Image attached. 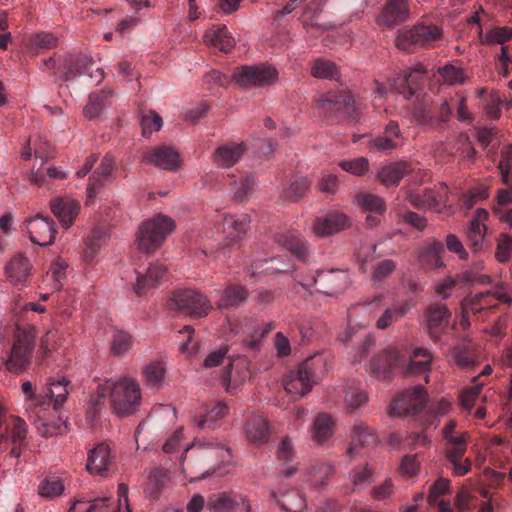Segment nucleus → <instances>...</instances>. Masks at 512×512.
I'll use <instances>...</instances> for the list:
<instances>
[{
  "instance_id": "obj_59",
  "label": "nucleus",
  "mask_w": 512,
  "mask_h": 512,
  "mask_svg": "<svg viewBox=\"0 0 512 512\" xmlns=\"http://www.w3.org/2000/svg\"><path fill=\"white\" fill-rule=\"evenodd\" d=\"M255 268L261 269V273L275 274L286 272L288 270V265L277 258H270L256 262Z\"/></svg>"
},
{
  "instance_id": "obj_64",
  "label": "nucleus",
  "mask_w": 512,
  "mask_h": 512,
  "mask_svg": "<svg viewBox=\"0 0 512 512\" xmlns=\"http://www.w3.org/2000/svg\"><path fill=\"white\" fill-rule=\"evenodd\" d=\"M450 488V481L445 478L437 479L430 488L428 502L430 505L438 503L439 496L446 494Z\"/></svg>"
},
{
  "instance_id": "obj_4",
  "label": "nucleus",
  "mask_w": 512,
  "mask_h": 512,
  "mask_svg": "<svg viewBox=\"0 0 512 512\" xmlns=\"http://www.w3.org/2000/svg\"><path fill=\"white\" fill-rule=\"evenodd\" d=\"M277 80L276 68L264 63L237 67L231 77V81L240 88L266 87Z\"/></svg>"
},
{
  "instance_id": "obj_29",
  "label": "nucleus",
  "mask_w": 512,
  "mask_h": 512,
  "mask_svg": "<svg viewBox=\"0 0 512 512\" xmlns=\"http://www.w3.org/2000/svg\"><path fill=\"white\" fill-rule=\"evenodd\" d=\"M246 150L244 143L223 144L214 152L215 163L222 168H229L242 158Z\"/></svg>"
},
{
  "instance_id": "obj_15",
  "label": "nucleus",
  "mask_w": 512,
  "mask_h": 512,
  "mask_svg": "<svg viewBox=\"0 0 512 512\" xmlns=\"http://www.w3.org/2000/svg\"><path fill=\"white\" fill-rule=\"evenodd\" d=\"M30 241L40 246L51 245L56 236L54 221L48 217L37 215L26 221Z\"/></svg>"
},
{
  "instance_id": "obj_38",
  "label": "nucleus",
  "mask_w": 512,
  "mask_h": 512,
  "mask_svg": "<svg viewBox=\"0 0 512 512\" xmlns=\"http://www.w3.org/2000/svg\"><path fill=\"white\" fill-rule=\"evenodd\" d=\"M272 496L287 512H303L306 509V500L297 490H291L287 493L273 491Z\"/></svg>"
},
{
  "instance_id": "obj_10",
  "label": "nucleus",
  "mask_w": 512,
  "mask_h": 512,
  "mask_svg": "<svg viewBox=\"0 0 512 512\" xmlns=\"http://www.w3.org/2000/svg\"><path fill=\"white\" fill-rule=\"evenodd\" d=\"M427 401L426 390L418 385L403 390L390 404L391 416H406L418 412Z\"/></svg>"
},
{
  "instance_id": "obj_46",
  "label": "nucleus",
  "mask_w": 512,
  "mask_h": 512,
  "mask_svg": "<svg viewBox=\"0 0 512 512\" xmlns=\"http://www.w3.org/2000/svg\"><path fill=\"white\" fill-rule=\"evenodd\" d=\"M309 187L308 178L299 177L283 189L282 197L287 201L296 202L308 191Z\"/></svg>"
},
{
  "instance_id": "obj_51",
  "label": "nucleus",
  "mask_w": 512,
  "mask_h": 512,
  "mask_svg": "<svg viewBox=\"0 0 512 512\" xmlns=\"http://www.w3.org/2000/svg\"><path fill=\"white\" fill-rule=\"evenodd\" d=\"M132 344L133 340L129 333L117 330L112 335L110 349L114 355L121 356L131 349Z\"/></svg>"
},
{
  "instance_id": "obj_22",
  "label": "nucleus",
  "mask_w": 512,
  "mask_h": 512,
  "mask_svg": "<svg viewBox=\"0 0 512 512\" xmlns=\"http://www.w3.org/2000/svg\"><path fill=\"white\" fill-rule=\"evenodd\" d=\"M410 14L407 0H389L378 16V23L394 27L408 20Z\"/></svg>"
},
{
  "instance_id": "obj_30",
  "label": "nucleus",
  "mask_w": 512,
  "mask_h": 512,
  "mask_svg": "<svg viewBox=\"0 0 512 512\" xmlns=\"http://www.w3.org/2000/svg\"><path fill=\"white\" fill-rule=\"evenodd\" d=\"M401 365V357L396 347L390 346L371 361L369 371L375 375H386L389 369Z\"/></svg>"
},
{
  "instance_id": "obj_13",
  "label": "nucleus",
  "mask_w": 512,
  "mask_h": 512,
  "mask_svg": "<svg viewBox=\"0 0 512 512\" xmlns=\"http://www.w3.org/2000/svg\"><path fill=\"white\" fill-rule=\"evenodd\" d=\"M70 384V380L66 377L50 381L44 394H39L35 398V407L48 409L52 404L54 410L60 409L68 398Z\"/></svg>"
},
{
  "instance_id": "obj_56",
  "label": "nucleus",
  "mask_w": 512,
  "mask_h": 512,
  "mask_svg": "<svg viewBox=\"0 0 512 512\" xmlns=\"http://www.w3.org/2000/svg\"><path fill=\"white\" fill-rule=\"evenodd\" d=\"M339 167L355 176H363L369 169V161L365 157H358L352 160H344Z\"/></svg>"
},
{
  "instance_id": "obj_40",
  "label": "nucleus",
  "mask_w": 512,
  "mask_h": 512,
  "mask_svg": "<svg viewBox=\"0 0 512 512\" xmlns=\"http://www.w3.org/2000/svg\"><path fill=\"white\" fill-rule=\"evenodd\" d=\"M335 423L332 417L322 413L315 417L312 425V438L317 443L326 442L333 434Z\"/></svg>"
},
{
  "instance_id": "obj_55",
  "label": "nucleus",
  "mask_w": 512,
  "mask_h": 512,
  "mask_svg": "<svg viewBox=\"0 0 512 512\" xmlns=\"http://www.w3.org/2000/svg\"><path fill=\"white\" fill-rule=\"evenodd\" d=\"M115 172V159L111 155H105L99 167L95 170L93 177L98 182L109 181L113 178Z\"/></svg>"
},
{
  "instance_id": "obj_19",
  "label": "nucleus",
  "mask_w": 512,
  "mask_h": 512,
  "mask_svg": "<svg viewBox=\"0 0 512 512\" xmlns=\"http://www.w3.org/2000/svg\"><path fill=\"white\" fill-rule=\"evenodd\" d=\"M355 201L360 208L369 212L366 224L370 227L377 226L381 221V216L386 211L384 199L375 194L361 192L356 195Z\"/></svg>"
},
{
  "instance_id": "obj_28",
  "label": "nucleus",
  "mask_w": 512,
  "mask_h": 512,
  "mask_svg": "<svg viewBox=\"0 0 512 512\" xmlns=\"http://www.w3.org/2000/svg\"><path fill=\"white\" fill-rule=\"evenodd\" d=\"M351 104V96L343 91L321 94L316 100V107L322 114H331Z\"/></svg>"
},
{
  "instance_id": "obj_18",
  "label": "nucleus",
  "mask_w": 512,
  "mask_h": 512,
  "mask_svg": "<svg viewBox=\"0 0 512 512\" xmlns=\"http://www.w3.org/2000/svg\"><path fill=\"white\" fill-rule=\"evenodd\" d=\"M50 209L59 220L61 226L64 229H68L79 215L81 205L71 197H61L51 200Z\"/></svg>"
},
{
  "instance_id": "obj_53",
  "label": "nucleus",
  "mask_w": 512,
  "mask_h": 512,
  "mask_svg": "<svg viewBox=\"0 0 512 512\" xmlns=\"http://www.w3.org/2000/svg\"><path fill=\"white\" fill-rule=\"evenodd\" d=\"M63 491V482L55 477L43 479L38 486V494L42 497H57L62 495Z\"/></svg>"
},
{
  "instance_id": "obj_58",
  "label": "nucleus",
  "mask_w": 512,
  "mask_h": 512,
  "mask_svg": "<svg viewBox=\"0 0 512 512\" xmlns=\"http://www.w3.org/2000/svg\"><path fill=\"white\" fill-rule=\"evenodd\" d=\"M397 146V141H394V139H390L384 135L377 136L368 141V148L370 151L391 153L397 148Z\"/></svg>"
},
{
  "instance_id": "obj_21",
  "label": "nucleus",
  "mask_w": 512,
  "mask_h": 512,
  "mask_svg": "<svg viewBox=\"0 0 512 512\" xmlns=\"http://www.w3.org/2000/svg\"><path fill=\"white\" fill-rule=\"evenodd\" d=\"M146 162L166 170H175L180 166L179 153L170 146H158L145 152Z\"/></svg>"
},
{
  "instance_id": "obj_2",
  "label": "nucleus",
  "mask_w": 512,
  "mask_h": 512,
  "mask_svg": "<svg viewBox=\"0 0 512 512\" xmlns=\"http://www.w3.org/2000/svg\"><path fill=\"white\" fill-rule=\"evenodd\" d=\"M176 225L172 218L159 214L144 222L138 230L136 244L139 250L150 253L155 251Z\"/></svg>"
},
{
  "instance_id": "obj_5",
  "label": "nucleus",
  "mask_w": 512,
  "mask_h": 512,
  "mask_svg": "<svg viewBox=\"0 0 512 512\" xmlns=\"http://www.w3.org/2000/svg\"><path fill=\"white\" fill-rule=\"evenodd\" d=\"M224 454H228V450L219 447L217 444L212 442H205L202 440H196L189 444L182 457V465L185 473L194 474L203 465L200 463H207L209 460L224 457Z\"/></svg>"
},
{
  "instance_id": "obj_47",
  "label": "nucleus",
  "mask_w": 512,
  "mask_h": 512,
  "mask_svg": "<svg viewBox=\"0 0 512 512\" xmlns=\"http://www.w3.org/2000/svg\"><path fill=\"white\" fill-rule=\"evenodd\" d=\"M311 75L321 79H338L339 72L332 61L319 58L313 62Z\"/></svg>"
},
{
  "instance_id": "obj_20",
  "label": "nucleus",
  "mask_w": 512,
  "mask_h": 512,
  "mask_svg": "<svg viewBox=\"0 0 512 512\" xmlns=\"http://www.w3.org/2000/svg\"><path fill=\"white\" fill-rule=\"evenodd\" d=\"M136 274L133 290L137 295H143L160 284L166 275V268L162 264L154 263L144 271H136Z\"/></svg>"
},
{
  "instance_id": "obj_43",
  "label": "nucleus",
  "mask_w": 512,
  "mask_h": 512,
  "mask_svg": "<svg viewBox=\"0 0 512 512\" xmlns=\"http://www.w3.org/2000/svg\"><path fill=\"white\" fill-rule=\"evenodd\" d=\"M332 467L326 463L312 465L306 474V481L315 489L326 486L332 474Z\"/></svg>"
},
{
  "instance_id": "obj_48",
  "label": "nucleus",
  "mask_w": 512,
  "mask_h": 512,
  "mask_svg": "<svg viewBox=\"0 0 512 512\" xmlns=\"http://www.w3.org/2000/svg\"><path fill=\"white\" fill-rule=\"evenodd\" d=\"M107 96L103 91L90 94L88 103L83 109L84 116L88 119L98 117L106 106Z\"/></svg>"
},
{
  "instance_id": "obj_54",
  "label": "nucleus",
  "mask_w": 512,
  "mask_h": 512,
  "mask_svg": "<svg viewBox=\"0 0 512 512\" xmlns=\"http://www.w3.org/2000/svg\"><path fill=\"white\" fill-rule=\"evenodd\" d=\"M396 269V263L391 259H385L372 266V281L377 284L387 279Z\"/></svg>"
},
{
  "instance_id": "obj_49",
  "label": "nucleus",
  "mask_w": 512,
  "mask_h": 512,
  "mask_svg": "<svg viewBox=\"0 0 512 512\" xmlns=\"http://www.w3.org/2000/svg\"><path fill=\"white\" fill-rule=\"evenodd\" d=\"M168 472L164 469L153 470L148 477V482L145 488V494L150 498L157 497L161 488L168 481Z\"/></svg>"
},
{
  "instance_id": "obj_14",
  "label": "nucleus",
  "mask_w": 512,
  "mask_h": 512,
  "mask_svg": "<svg viewBox=\"0 0 512 512\" xmlns=\"http://www.w3.org/2000/svg\"><path fill=\"white\" fill-rule=\"evenodd\" d=\"M206 508L209 512H250L246 498L235 492H219L209 496Z\"/></svg>"
},
{
  "instance_id": "obj_60",
  "label": "nucleus",
  "mask_w": 512,
  "mask_h": 512,
  "mask_svg": "<svg viewBox=\"0 0 512 512\" xmlns=\"http://www.w3.org/2000/svg\"><path fill=\"white\" fill-rule=\"evenodd\" d=\"M272 324H255L252 327L253 334L245 339V343L253 350H257L260 346L261 340L272 330Z\"/></svg>"
},
{
  "instance_id": "obj_17",
  "label": "nucleus",
  "mask_w": 512,
  "mask_h": 512,
  "mask_svg": "<svg viewBox=\"0 0 512 512\" xmlns=\"http://www.w3.org/2000/svg\"><path fill=\"white\" fill-rule=\"evenodd\" d=\"M250 223L251 220L247 214L225 215L223 218L225 246L231 247L244 239Z\"/></svg>"
},
{
  "instance_id": "obj_41",
  "label": "nucleus",
  "mask_w": 512,
  "mask_h": 512,
  "mask_svg": "<svg viewBox=\"0 0 512 512\" xmlns=\"http://www.w3.org/2000/svg\"><path fill=\"white\" fill-rule=\"evenodd\" d=\"M376 436L369 431V428L363 423H355L352 427V443L347 449V453L353 456L357 445L365 446L376 443Z\"/></svg>"
},
{
  "instance_id": "obj_45",
  "label": "nucleus",
  "mask_w": 512,
  "mask_h": 512,
  "mask_svg": "<svg viewBox=\"0 0 512 512\" xmlns=\"http://www.w3.org/2000/svg\"><path fill=\"white\" fill-rule=\"evenodd\" d=\"M446 456L448 460L462 459V456L466 452L468 434L461 432L455 436L446 438Z\"/></svg>"
},
{
  "instance_id": "obj_44",
  "label": "nucleus",
  "mask_w": 512,
  "mask_h": 512,
  "mask_svg": "<svg viewBox=\"0 0 512 512\" xmlns=\"http://www.w3.org/2000/svg\"><path fill=\"white\" fill-rule=\"evenodd\" d=\"M424 208L441 212L446 206V186L441 184L437 191L425 189L423 191Z\"/></svg>"
},
{
  "instance_id": "obj_25",
  "label": "nucleus",
  "mask_w": 512,
  "mask_h": 512,
  "mask_svg": "<svg viewBox=\"0 0 512 512\" xmlns=\"http://www.w3.org/2000/svg\"><path fill=\"white\" fill-rule=\"evenodd\" d=\"M112 461L111 449L106 443H99L88 451L86 469L89 473L103 475Z\"/></svg>"
},
{
  "instance_id": "obj_1",
  "label": "nucleus",
  "mask_w": 512,
  "mask_h": 512,
  "mask_svg": "<svg viewBox=\"0 0 512 512\" xmlns=\"http://www.w3.org/2000/svg\"><path fill=\"white\" fill-rule=\"evenodd\" d=\"M96 394L108 398L112 412L118 417L134 415L142 404V387L130 375L105 380L99 384Z\"/></svg>"
},
{
  "instance_id": "obj_7",
  "label": "nucleus",
  "mask_w": 512,
  "mask_h": 512,
  "mask_svg": "<svg viewBox=\"0 0 512 512\" xmlns=\"http://www.w3.org/2000/svg\"><path fill=\"white\" fill-rule=\"evenodd\" d=\"M319 361H306L289 371L283 379L285 391L294 398L308 394L315 383L314 365Z\"/></svg>"
},
{
  "instance_id": "obj_6",
  "label": "nucleus",
  "mask_w": 512,
  "mask_h": 512,
  "mask_svg": "<svg viewBox=\"0 0 512 512\" xmlns=\"http://www.w3.org/2000/svg\"><path fill=\"white\" fill-rule=\"evenodd\" d=\"M34 346V330L19 329L16 333L10 356L6 360L7 369L14 373H21L25 371L30 364Z\"/></svg>"
},
{
  "instance_id": "obj_9",
  "label": "nucleus",
  "mask_w": 512,
  "mask_h": 512,
  "mask_svg": "<svg viewBox=\"0 0 512 512\" xmlns=\"http://www.w3.org/2000/svg\"><path fill=\"white\" fill-rule=\"evenodd\" d=\"M442 29L436 25H416L410 29L401 30L396 37L400 49L408 50L414 45L426 46L439 40Z\"/></svg>"
},
{
  "instance_id": "obj_63",
  "label": "nucleus",
  "mask_w": 512,
  "mask_h": 512,
  "mask_svg": "<svg viewBox=\"0 0 512 512\" xmlns=\"http://www.w3.org/2000/svg\"><path fill=\"white\" fill-rule=\"evenodd\" d=\"M162 125L163 121L161 116L154 111H150L149 113L142 116L141 126L143 135H149L153 131H159L162 128Z\"/></svg>"
},
{
  "instance_id": "obj_12",
  "label": "nucleus",
  "mask_w": 512,
  "mask_h": 512,
  "mask_svg": "<svg viewBox=\"0 0 512 512\" xmlns=\"http://www.w3.org/2000/svg\"><path fill=\"white\" fill-rule=\"evenodd\" d=\"M350 227L349 217L343 212L334 210L317 217L311 231L317 238L333 236Z\"/></svg>"
},
{
  "instance_id": "obj_8",
  "label": "nucleus",
  "mask_w": 512,
  "mask_h": 512,
  "mask_svg": "<svg viewBox=\"0 0 512 512\" xmlns=\"http://www.w3.org/2000/svg\"><path fill=\"white\" fill-rule=\"evenodd\" d=\"M172 303L175 309L197 318L207 316L212 310L208 297L193 289L176 291L172 296Z\"/></svg>"
},
{
  "instance_id": "obj_11",
  "label": "nucleus",
  "mask_w": 512,
  "mask_h": 512,
  "mask_svg": "<svg viewBox=\"0 0 512 512\" xmlns=\"http://www.w3.org/2000/svg\"><path fill=\"white\" fill-rule=\"evenodd\" d=\"M501 304H512V283L501 282L493 289L476 294L471 300V310L476 313Z\"/></svg>"
},
{
  "instance_id": "obj_57",
  "label": "nucleus",
  "mask_w": 512,
  "mask_h": 512,
  "mask_svg": "<svg viewBox=\"0 0 512 512\" xmlns=\"http://www.w3.org/2000/svg\"><path fill=\"white\" fill-rule=\"evenodd\" d=\"M439 73L444 82L449 85H458L464 83L465 76L462 68L454 65H446L439 69Z\"/></svg>"
},
{
  "instance_id": "obj_26",
  "label": "nucleus",
  "mask_w": 512,
  "mask_h": 512,
  "mask_svg": "<svg viewBox=\"0 0 512 512\" xmlns=\"http://www.w3.org/2000/svg\"><path fill=\"white\" fill-rule=\"evenodd\" d=\"M414 169L404 161L386 163L379 167L377 178L386 185H398L402 178L412 173Z\"/></svg>"
},
{
  "instance_id": "obj_52",
  "label": "nucleus",
  "mask_w": 512,
  "mask_h": 512,
  "mask_svg": "<svg viewBox=\"0 0 512 512\" xmlns=\"http://www.w3.org/2000/svg\"><path fill=\"white\" fill-rule=\"evenodd\" d=\"M385 299L384 294H377L364 303L357 304L350 311V317L357 316L359 314H369L373 315L376 312L380 311L383 307V301Z\"/></svg>"
},
{
  "instance_id": "obj_34",
  "label": "nucleus",
  "mask_w": 512,
  "mask_h": 512,
  "mask_svg": "<svg viewBox=\"0 0 512 512\" xmlns=\"http://www.w3.org/2000/svg\"><path fill=\"white\" fill-rule=\"evenodd\" d=\"M93 65V59L88 55H79L71 57L65 61L64 73L60 76L61 82L75 80L78 76L84 75Z\"/></svg>"
},
{
  "instance_id": "obj_23",
  "label": "nucleus",
  "mask_w": 512,
  "mask_h": 512,
  "mask_svg": "<svg viewBox=\"0 0 512 512\" xmlns=\"http://www.w3.org/2000/svg\"><path fill=\"white\" fill-rule=\"evenodd\" d=\"M32 264L28 257L18 253L4 267V272L13 285H26L31 275Z\"/></svg>"
},
{
  "instance_id": "obj_31",
  "label": "nucleus",
  "mask_w": 512,
  "mask_h": 512,
  "mask_svg": "<svg viewBox=\"0 0 512 512\" xmlns=\"http://www.w3.org/2000/svg\"><path fill=\"white\" fill-rule=\"evenodd\" d=\"M488 217L489 214L487 210L478 208L469 223L466 234L470 245L474 249H478L483 243L486 232L485 222L488 220Z\"/></svg>"
},
{
  "instance_id": "obj_24",
  "label": "nucleus",
  "mask_w": 512,
  "mask_h": 512,
  "mask_svg": "<svg viewBox=\"0 0 512 512\" xmlns=\"http://www.w3.org/2000/svg\"><path fill=\"white\" fill-rule=\"evenodd\" d=\"M414 304L408 299L395 300L386 307L376 320L375 326L379 330H385L393 323L405 317Z\"/></svg>"
},
{
  "instance_id": "obj_16",
  "label": "nucleus",
  "mask_w": 512,
  "mask_h": 512,
  "mask_svg": "<svg viewBox=\"0 0 512 512\" xmlns=\"http://www.w3.org/2000/svg\"><path fill=\"white\" fill-rule=\"evenodd\" d=\"M451 312L443 304H431L424 313V324L430 337L438 339L440 334L448 327Z\"/></svg>"
},
{
  "instance_id": "obj_39",
  "label": "nucleus",
  "mask_w": 512,
  "mask_h": 512,
  "mask_svg": "<svg viewBox=\"0 0 512 512\" xmlns=\"http://www.w3.org/2000/svg\"><path fill=\"white\" fill-rule=\"evenodd\" d=\"M275 241L277 244L299 258H305L308 255V249L305 242L296 233H279L275 236Z\"/></svg>"
},
{
  "instance_id": "obj_36",
  "label": "nucleus",
  "mask_w": 512,
  "mask_h": 512,
  "mask_svg": "<svg viewBox=\"0 0 512 512\" xmlns=\"http://www.w3.org/2000/svg\"><path fill=\"white\" fill-rule=\"evenodd\" d=\"M432 356L425 348L415 349L405 367L406 375H416L419 373H427L430 370Z\"/></svg>"
},
{
  "instance_id": "obj_32",
  "label": "nucleus",
  "mask_w": 512,
  "mask_h": 512,
  "mask_svg": "<svg viewBox=\"0 0 512 512\" xmlns=\"http://www.w3.org/2000/svg\"><path fill=\"white\" fill-rule=\"evenodd\" d=\"M47 409L33 408L34 421L38 434L42 437H54L60 435L65 430V425L61 418L57 417L52 420L45 419L41 414Z\"/></svg>"
},
{
  "instance_id": "obj_42",
  "label": "nucleus",
  "mask_w": 512,
  "mask_h": 512,
  "mask_svg": "<svg viewBox=\"0 0 512 512\" xmlns=\"http://www.w3.org/2000/svg\"><path fill=\"white\" fill-rule=\"evenodd\" d=\"M228 413V407L225 403L217 401L212 403L205 415L197 422L199 428H212Z\"/></svg>"
},
{
  "instance_id": "obj_27",
  "label": "nucleus",
  "mask_w": 512,
  "mask_h": 512,
  "mask_svg": "<svg viewBox=\"0 0 512 512\" xmlns=\"http://www.w3.org/2000/svg\"><path fill=\"white\" fill-rule=\"evenodd\" d=\"M204 42L224 53L230 52L235 46V39L225 25L212 26L203 36Z\"/></svg>"
},
{
  "instance_id": "obj_61",
  "label": "nucleus",
  "mask_w": 512,
  "mask_h": 512,
  "mask_svg": "<svg viewBox=\"0 0 512 512\" xmlns=\"http://www.w3.org/2000/svg\"><path fill=\"white\" fill-rule=\"evenodd\" d=\"M512 37V30L507 27H497L490 30L486 36L481 39L483 44H503Z\"/></svg>"
},
{
  "instance_id": "obj_62",
  "label": "nucleus",
  "mask_w": 512,
  "mask_h": 512,
  "mask_svg": "<svg viewBox=\"0 0 512 512\" xmlns=\"http://www.w3.org/2000/svg\"><path fill=\"white\" fill-rule=\"evenodd\" d=\"M350 480L356 488L367 486L372 481V470L368 466L357 467L351 471Z\"/></svg>"
},
{
  "instance_id": "obj_33",
  "label": "nucleus",
  "mask_w": 512,
  "mask_h": 512,
  "mask_svg": "<svg viewBox=\"0 0 512 512\" xmlns=\"http://www.w3.org/2000/svg\"><path fill=\"white\" fill-rule=\"evenodd\" d=\"M247 439L255 445H263L269 439V425L265 418L254 415L249 418L245 427Z\"/></svg>"
},
{
  "instance_id": "obj_35",
  "label": "nucleus",
  "mask_w": 512,
  "mask_h": 512,
  "mask_svg": "<svg viewBox=\"0 0 512 512\" xmlns=\"http://www.w3.org/2000/svg\"><path fill=\"white\" fill-rule=\"evenodd\" d=\"M167 369L162 361H152L142 368V378L147 387L161 389L166 384Z\"/></svg>"
},
{
  "instance_id": "obj_50",
  "label": "nucleus",
  "mask_w": 512,
  "mask_h": 512,
  "mask_svg": "<svg viewBox=\"0 0 512 512\" xmlns=\"http://www.w3.org/2000/svg\"><path fill=\"white\" fill-rule=\"evenodd\" d=\"M66 172L57 168V167H48L46 169L39 168L37 171L32 172L30 176V181L33 184L38 186H42L49 182V180L55 179H64L66 177Z\"/></svg>"
},
{
  "instance_id": "obj_3",
  "label": "nucleus",
  "mask_w": 512,
  "mask_h": 512,
  "mask_svg": "<svg viewBox=\"0 0 512 512\" xmlns=\"http://www.w3.org/2000/svg\"><path fill=\"white\" fill-rule=\"evenodd\" d=\"M349 285V278L343 270H323L311 274L310 281H300V286L310 294L314 291L327 296H336L344 292Z\"/></svg>"
},
{
  "instance_id": "obj_37",
  "label": "nucleus",
  "mask_w": 512,
  "mask_h": 512,
  "mask_svg": "<svg viewBox=\"0 0 512 512\" xmlns=\"http://www.w3.org/2000/svg\"><path fill=\"white\" fill-rule=\"evenodd\" d=\"M248 292L241 285L228 286L218 300L219 309L238 308L247 298Z\"/></svg>"
}]
</instances>
